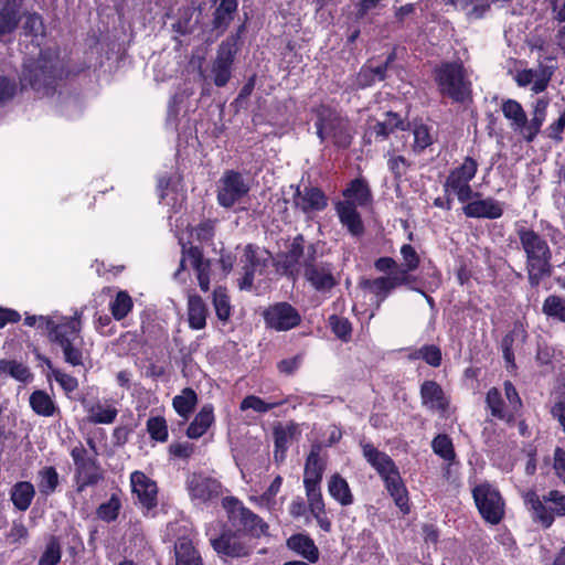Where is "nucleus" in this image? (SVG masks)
Instances as JSON below:
<instances>
[{"mask_svg":"<svg viewBox=\"0 0 565 565\" xmlns=\"http://www.w3.org/2000/svg\"><path fill=\"white\" fill-rule=\"evenodd\" d=\"M175 565H204L199 548L189 536H180L174 542Z\"/></svg>","mask_w":565,"mask_h":565,"instance_id":"nucleus-29","label":"nucleus"},{"mask_svg":"<svg viewBox=\"0 0 565 565\" xmlns=\"http://www.w3.org/2000/svg\"><path fill=\"white\" fill-rule=\"evenodd\" d=\"M332 332L343 342H349L352 338V324L348 318L332 315L329 318Z\"/></svg>","mask_w":565,"mask_h":565,"instance_id":"nucleus-56","label":"nucleus"},{"mask_svg":"<svg viewBox=\"0 0 565 565\" xmlns=\"http://www.w3.org/2000/svg\"><path fill=\"white\" fill-rule=\"evenodd\" d=\"M19 92V84L14 77L0 75V106L10 103Z\"/></svg>","mask_w":565,"mask_h":565,"instance_id":"nucleus-58","label":"nucleus"},{"mask_svg":"<svg viewBox=\"0 0 565 565\" xmlns=\"http://www.w3.org/2000/svg\"><path fill=\"white\" fill-rule=\"evenodd\" d=\"M23 30L25 35L39 36L45 31L43 18L36 12L28 13L25 15Z\"/></svg>","mask_w":565,"mask_h":565,"instance_id":"nucleus-62","label":"nucleus"},{"mask_svg":"<svg viewBox=\"0 0 565 565\" xmlns=\"http://www.w3.org/2000/svg\"><path fill=\"white\" fill-rule=\"evenodd\" d=\"M521 498L532 522L543 530H548L556 518H565V494L557 489L542 497L535 489H527L522 491Z\"/></svg>","mask_w":565,"mask_h":565,"instance_id":"nucleus-7","label":"nucleus"},{"mask_svg":"<svg viewBox=\"0 0 565 565\" xmlns=\"http://www.w3.org/2000/svg\"><path fill=\"white\" fill-rule=\"evenodd\" d=\"M122 508L121 490L117 489L116 492L111 493L110 498L100 503L96 509V516L98 520L106 523L115 522Z\"/></svg>","mask_w":565,"mask_h":565,"instance_id":"nucleus-45","label":"nucleus"},{"mask_svg":"<svg viewBox=\"0 0 565 565\" xmlns=\"http://www.w3.org/2000/svg\"><path fill=\"white\" fill-rule=\"evenodd\" d=\"M0 374L10 376L23 384L29 383L33 379L30 369L24 363L14 359H0Z\"/></svg>","mask_w":565,"mask_h":565,"instance_id":"nucleus-46","label":"nucleus"},{"mask_svg":"<svg viewBox=\"0 0 565 565\" xmlns=\"http://www.w3.org/2000/svg\"><path fill=\"white\" fill-rule=\"evenodd\" d=\"M213 306L218 320L227 321L231 317V303L226 288L216 287L213 290Z\"/></svg>","mask_w":565,"mask_h":565,"instance_id":"nucleus-53","label":"nucleus"},{"mask_svg":"<svg viewBox=\"0 0 565 565\" xmlns=\"http://www.w3.org/2000/svg\"><path fill=\"white\" fill-rule=\"evenodd\" d=\"M75 399L82 405L87 414V420L90 424L109 425L117 418L118 409L108 399L102 401L98 397L89 398L85 394H79Z\"/></svg>","mask_w":565,"mask_h":565,"instance_id":"nucleus-18","label":"nucleus"},{"mask_svg":"<svg viewBox=\"0 0 565 565\" xmlns=\"http://www.w3.org/2000/svg\"><path fill=\"white\" fill-rule=\"evenodd\" d=\"M328 492L342 507L351 505L354 501L348 481L339 473H333L328 481Z\"/></svg>","mask_w":565,"mask_h":565,"instance_id":"nucleus-41","label":"nucleus"},{"mask_svg":"<svg viewBox=\"0 0 565 565\" xmlns=\"http://www.w3.org/2000/svg\"><path fill=\"white\" fill-rule=\"evenodd\" d=\"M271 254L266 248L249 243L244 247L242 258V277L238 286L242 290H249L254 285L255 275H264L268 268Z\"/></svg>","mask_w":565,"mask_h":565,"instance_id":"nucleus-13","label":"nucleus"},{"mask_svg":"<svg viewBox=\"0 0 565 565\" xmlns=\"http://www.w3.org/2000/svg\"><path fill=\"white\" fill-rule=\"evenodd\" d=\"M64 77V66L58 50L45 47L34 58L22 65L20 76L21 89L30 87L38 95L53 96L58 82Z\"/></svg>","mask_w":565,"mask_h":565,"instance_id":"nucleus-3","label":"nucleus"},{"mask_svg":"<svg viewBox=\"0 0 565 565\" xmlns=\"http://www.w3.org/2000/svg\"><path fill=\"white\" fill-rule=\"evenodd\" d=\"M286 402H287V399L267 403L264 399H262L259 396L247 395L241 402L239 409L243 412L247 411V409H253L257 413L265 414V413L269 412L270 409H274V408L285 404Z\"/></svg>","mask_w":565,"mask_h":565,"instance_id":"nucleus-54","label":"nucleus"},{"mask_svg":"<svg viewBox=\"0 0 565 565\" xmlns=\"http://www.w3.org/2000/svg\"><path fill=\"white\" fill-rule=\"evenodd\" d=\"M384 279L386 280L387 287L391 292L401 286H408L411 288L413 287L412 284L417 281V278L414 275H412V273L406 271L402 267L398 269L396 274L384 276Z\"/></svg>","mask_w":565,"mask_h":565,"instance_id":"nucleus-59","label":"nucleus"},{"mask_svg":"<svg viewBox=\"0 0 565 565\" xmlns=\"http://www.w3.org/2000/svg\"><path fill=\"white\" fill-rule=\"evenodd\" d=\"M36 486L40 494L49 498L54 494L60 487V476L54 466H44L36 473Z\"/></svg>","mask_w":565,"mask_h":565,"instance_id":"nucleus-39","label":"nucleus"},{"mask_svg":"<svg viewBox=\"0 0 565 565\" xmlns=\"http://www.w3.org/2000/svg\"><path fill=\"white\" fill-rule=\"evenodd\" d=\"M322 451V445L319 443H315L311 445V449L306 458L305 467L310 469L311 471H320L323 475L327 462L321 459L320 454Z\"/></svg>","mask_w":565,"mask_h":565,"instance_id":"nucleus-60","label":"nucleus"},{"mask_svg":"<svg viewBox=\"0 0 565 565\" xmlns=\"http://www.w3.org/2000/svg\"><path fill=\"white\" fill-rule=\"evenodd\" d=\"M542 312L548 318L565 322V298L557 295L547 296L543 301Z\"/></svg>","mask_w":565,"mask_h":565,"instance_id":"nucleus-50","label":"nucleus"},{"mask_svg":"<svg viewBox=\"0 0 565 565\" xmlns=\"http://www.w3.org/2000/svg\"><path fill=\"white\" fill-rule=\"evenodd\" d=\"M385 489L391 498L394 500L395 505L399 509L403 515L411 512L409 497L407 488L401 477L399 470L394 473L385 476L383 479Z\"/></svg>","mask_w":565,"mask_h":565,"instance_id":"nucleus-26","label":"nucleus"},{"mask_svg":"<svg viewBox=\"0 0 565 565\" xmlns=\"http://www.w3.org/2000/svg\"><path fill=\"white\" fill-rule=\"evenodd\" d=\"M306 495L308 499V507L310 513L316 519L319 527L329 533L332 530L331 520L327 515L324 500L321 493V488H315L313 491L306 490Z\"/></svg>","mask_w":565,"mask_h":565,"instance_id":"nucleus-31","label":"nucleus"},{"mask_svg":"<svg viewBox=\"0 0 565 565\" xmlns=\"http://www.w3.org/2000/svg\"><path fill=\"white\" fill-rule=\"evenodd\" d=\"M565 129V107L563 108L559 117L553 121L544 131L545 136L556 143L563 141V132Z\"/></svg>","mask_w":565,"mask_h":565,"instance_id":"nucleus-64","label":"nucleus"},{"mask_svg":"<svg viewBox=\"0 0 565 565\" xmlns=\"http://www.w3.org/2000/svg\"><path fill=\"white\" fill-rule=\"evenodd\" d=\"M297 425L290 423L286 427L278 425L274 427V459L275 461H282L286 458L289 439L296 434Z\"/></svg>","mask_w":565,"mask_h":565,"instance_id":"nucleus-40","label":"nucleus"},{"mask_svg":"<svg viewBox=\"0 0 565 565\" xmlns=\"http://www.w3.org/2000/svg\"><path fill=\"white\" fill-rule=\"evenodd\" d=\"M317 245L311 243L307 260L302 262L305 280L318 292H330L340 284V275L331 262L317 260Z\"/></svg>","mask_w":565,"mask_h":565,"instance_id":"nucleus-9","label":"nucleus"},{"mask_svg":"<svg viewBox=\"0 0 565 565\" xmlns=\"http://www.w3.org/2000/svg\"><path fill=\"white\" fill-rule=\"evenodd\" d=\"M140 320L141 337L146 344H153L167 339L168 334L166 329L152 312L142 311Z\"/></svg>","mask_w":565,"mask_h":565,"instance_id":"nucleus-33","label":"nucleus"},{"mask_svg":"<svg viewBox=\"0 0 565 565\" xmlns=\"http://www.w3.org/2000/svg\"><path fill=\"white\" fill-rule=\"evenodd\" d=\"M292 203L305 214L320 212L328 206V196L318 186L308 185L301 190L299 185H296Z\"/></svg>","mask_w":565,"mask_h":565,"instance_id":"nucleus-20","label":"nucleus"},{"mask_svg":"<svg viewBox=\"0 0 565 565\" xmlns=\"http://www.w3.org/2000/svg\"><path fill=\"white\" fill-rule=\"evenodd\" d=\"M412 163L404 156H391L387 160L388 170L394 175V180L401 181L407 173Z\"/></svg>","mask_w":565,"mask_h":565,"instance_id":"nucleus-63","label":"nucleus"},{"mask_svg":"<svg viewBox=\"0 0 565 565\" xmlns=\"http://www.w3.org/2000/svg\"><path fill=\"white\" fill-rule=\"evenodd\" d=\"M548 100L536 99L533 105L532 118L529 120L522 105L515 99H507L502 103L503 116L511 121L514 132L522 136L526 142H532L540 134L546 119Z\"/></svg>","mask_w":565,"mask_h":565,"instance_id":"nucleus-8","label":"nucleus"},{"mask_svg":"<svg viewBox=\"0 0 565 565\" xmlns=\"http://www.w3.org/2000/svg\"><path fill=\"white\" fill-rule=\"evenodd\" d=\"M422 404L433 409L445 412L448 407V402L441 386L433 380L424 381L420 385Z\"/></svg>","mask_w":565,"mask_h":565,"instance_id":"nucleus-32","label":"nucleus"},{"mask_svg":"<svg viewBox=\"0 0 565 565\" xmlns=\"http://www.w3.org/2000/svg\"><path fill=\"white\" fill-rule=\"evenodd\" d=\"M486 403L493 417L505 420L508 425L514 424V414H509V411H505L502 394L497 387H491L487 392Z\"/></svg>","mask_w":565,"mask_h":565,"instance_id":"nucleus-44","label":"nucleus"},{"mask_svg":"<svg viewBox=\"0 0 565 565\" xmlns=\"http://www.w3.org/2000/svg\"><path fill=\"white\" fill-rule=\"evenodd\" d=\"M401 255L403 258L402 268H404L406 271L413 273L419 267L420 257L413 245H402Z\"/></svg>","mask_w":565,"mask_h":565,"instance_id":"nucleus-61","label":"nucleus"},{"mask_svg":"<svg viewBox=\"0 0 565 565\" xmlns=\"http://www.w3.org/2000/svg\"><path fill=\"white\" fill-rule=\"evenodd\" d=\"M433 78L440 96L460 105L472 103V83L462 62H441L433 68Z\"/></svg>","mask_w":565,"mask_h":565,"instance_id":"nucleus-5","label":"nucleus"},{"mask_svg":"<svg viewBox=\"0 0 565 565\" xmlns=\"http://www.w3.org/2000/svg\"><path fill=\"white\" fill-rule=\"evenodd\" d=\"M238 0H221L215 8L212 19V28L222 33L228 28L231 21L237 11Z\"/></svg>","mask_w":565,"mask_h":565,"instance_id":"nucleus-42","label":"nucleus"},{"mask_svg":"<svg viewBox=\"0 0 565 565\" xmlns=\"http://www.w3.org/2000/svg\"><path fill=\"white\" fill-rule=\"evenodd\" d=\"M521 248L525 256V270L527 281L532 288H537L541 282L553 274V253L547 239L532 227L516 226Z\"/></svg>","mask_w":565,"mask_h":565,"instance_id":"nucleus-4","label":"nucleus"},{"mask_svg":"<svg viewBox=\"0 0 565 565\" xmlns=\"http://www.w3.org/2000/svg\"><path fill=\"white\" fill-rule=\"evenodd\" d=\"M147 433L154 441L166 443L169 437L167 420L162 416H151L146 423Z\"/></svg>","mask_w":565,"mask_h":565,"instance_id":"nucleus-55","label":"nucleus"},{"mask_svg":"<svg viewBox=\"0 0 565 565\" xmlns=\"http://www.w3.org/2000/svg\"><path fill=\"white\" fill-rule=\"evenodd\" d=\"M334 210L340 224L347 228L348 233L355 238H360L365 233L364 222L358 206L351 201H338Z\"/></svg>","mask_w":565,"mask_h":565,"instance_id":"nucleus-23","label":"nucleus"},{"mask_svg":"<svg viewBox=\"0 0 565 565\" xmlns=\"http://www.w3.org/2000/svg\"><path fill=\"white\" fill-rule=\"evenodd\" d=\"M209 310L204 300L199 295H190L188 298V322L193 330H202L206 326Z\"/></svg>","mask_w":565,"mask_h":565,"instance_id":"nucleus-38","label":"nucleus"},{"mask_svg":"<svg viewBox=\"0 0 565 565\" xmlns=\"http://www.w3.org/2000/svg\"><path fill=\"white\" fill-rule=\"evenodd\" d=\"M244 25H241L237 33L223 41L217 49L216 58L212 66L213 82L217 87H224L231 79L232 65L238 52V40Z\"/></svg>","mask_w":565,"mask_h":565,"instance_id":"nucleus-14","label":"nucleus"},{"mask_svg":"<svg viewBox=\"0 0 565 565\" xmlns=\"http://www.w3.org/2000/svg\"><path fill=\"white\" fill-rule=\"evenodd\" d=\"M462 212L469 218L497 220L503 215L504 204L491 196L482 199L481 194L480 198L466 202Z\"/></svg>","mask_w":565,"mask_h":565,"instance_id":"nucleus-21","label":"nucleus"},{"mask_svg":"<svg viewBox=\"0 0 565 565\" xmlns=\"http://www.w3.org/2000/svg\"><path fill=\"white\" fill-rule=\"evenodd\" d=\"M262 316L266 328L278 332L292 330L301 323L299 311L286 301L268 306Z\"/></svg>","mask_w":565,"mask_h":565,"instance_id":"nucleus-15","label":"nucleus"},{"mask_svg":"<svg viewBox=\"0 0 565 565\" xmlns=\"http://www.w3.org/2000/svg\"><path fill=\"white\" fill-rule=\"evenodd\" d=\"M359 288L370 292L375 298V305L379 308L391 295V291L387 287L386 280L384 276H380L376 278H362L359 281Z\"/></svg>","mask_w":565,"mask_h":565,"instance_id":"nucleus-47","label":"nucleus"},{"mask_svg":"<svg viewBox=\"0 0 565 565\" xmlns=\"http://www.w3.org/2000/svg\"><path fill=\"white\" fill-rule=\"evenodd\" d=\"M434 454L451 465L456 460V451L452 439L447 434H438L431 440Z\"/></svg>","mask_w":565,"mask_h":565,"instance_id":"nucleus-48","label":"nucleus"},{"mask_svg":"<svg viewBox=\"0 0 565 565\" xmlns=\"http://www.w3.org/2000/svg\"><path fill=\"white\" fill-rule=\"evenodd\" d=\"M227 525L221 533L210 539V545L218 556L244 558L252 554L249 540H259L269 534V524L247 508L237 497L222 499Z\"/></svg>","mask_w":565,"mask_h":565,"instance_id":"nucleus-1","label":"nucleus"},{"mask_svg":"<svg viewBox=\"0 0 565 565\" xmlns=\"http://www.w3.org/2000/svg\"><path fill=\"white\" fill-rule=\"evenodd\" d=\"M62 558V545L60 539L51 535L45 544L38 565H57Z\"/></svg>","mask_w":565,"mask_h":565,"instance_id":"nucleus-51","label":"nucleus"},{"mask_svg":"<svg viewBox=\"0 0 565 565\" xmlns=\"http://www.w3.org/2000/svg\"><path fill=\"white\" fill-rule=\"evenodd\" d=\"M360 445L364 459L381 479L398 470L395 461L386 452L379 450L372 443L362 441Z\"/></svg>","mask_w":565,"mask_h":565,"instance_id":"nucleus-24","label":"nucleus"},{"mask_svg":"<svg viewBox=\"0 0 565 565\" xmlns=\"http://www.w3.org/2000/svg\"><path fill=\"white\" fill-rule=\"evenodd\" d=\"M215 422L214 406L210 403L204 404L196 413L193 420L189 424L185 435L190 439H199Z\"/></svg>","mask_w":565,"mask_h":565,"instance_id":"nucleus-30","label":"nucleus"},{"mask_svg":"<svg viewBox=\"0 0 565 565\" xmlns=\"http://www.w3.org/2000/svg\"><path fill=\"white\" fill-rule=\"evenodd\" d=\"M35 327L45 330L50 343L61 349L66 364L73 367L84 366V340L81 334L79 313L62 317L60 321H55L51 316H39Z\"/></svg>","mask_w":565,"mask_h":565,"instance_id":"nucleus-2","label":"nucleus"},{"mask_svg":"<svg viewBox=\"0 0 565 565\" xmlns=\"http://www.w3.org/2000/svg\"><path fill=\"white\" fill-rule=\"evenodd\" d=\"M286 546L309 563L319 561L320 552L312 537L305 533H296L286 540Z\"/></svg>","mask_w":565,"mask_h":565,"instance_id":"nucleus-28","label":"nucleus"},{"mask_svg":"<svg viewBox=\"0 0 565 565\" xmlns=\"http://www.w3.org/2000/svg\"><path fill=\"white\" fill-rule=\"evenodd\" d=\"M316 134L321 142L330 141L338 149H348L353 141L350 119L337 107L321 103L312 109Z\"/></svg>","mask_w":565,"mask_h":565,"instance_id":"nucleus-6","label":"nucleus"},{"mask_svg":"<svg viewBox=\"0 0 565 565\" xmlns=\"http://www.w3.org/2000/svg\"><path fill=\"white\" fill-rule=\"evenodd\" d=\"M472 499L480 516L489 524H499L505 515V501L499 489L483 481L471 490Z\"/></svg>","mask_w":565,"mask_h":565,"instance_id":"nucleus-10","label":"nucleus"},{"mask_svg":"<svg viewBox=\"0 0 565 565\" xmlns=\"http://www.w3.org/2000/svg\"><path fill=\"white\" fill-rule=\"evenodd\" d=\"M249 191L248 184L244 181L243 175L235 170H227L220 179L217 190V203L225 209H231L247 195Z\"/></svg>","mask_w":565,"mask_h":565,"instance_id":"nucleus-16","label":"nucleus"},{"mask_svg":"<svg viewBox=\"0 0 565 565\" xmlns=\"http://www.w3.org/2000/svg\"><path fill=\"white\" fill-rule=\"evenodd\" d=\"M131 492L137 497L138 503L147 511L158 505L157 482L145 472L136 470L130 475Z\"/></svg>","mask_w":565,"mask_h":565,"instance_id":"nucleus-19","label":"nucleus"},{"mask_svg":"<svg viewBox=\"0 0 565 565\" xmlns=\"http://www.w3.org/2000/svg\"><path fill=\"white\" fill-rule=\"evenodd\" d=\"M71 457L75 466L74 482L77 493L84 492L88 487L98 484L104 479L97 459L87 456V450L82 444L72 448Z\"/></svg>","mask_w":565,"mask_h":565,"instance_id":"nucleus-12","label":"nucleus"},{"mask_svg":"<svg viewBox=\"0 0 565 565\" xmlns=\"http://www.w3.org/2000/svg\"><path fill=\"white\" fill-rule=\"evenodd\" d=\"M132 308V299L126 290L118 291L115 299L110 302L111 316L117 321L125 319Z\"/></svg>","mask_w":565,"mask_h":565,"instance_id":"nucleus-52","label":"nucleus"},{"mask_svg":"<svg viewBox=\"0 0 565 565\" xmlns=\"http://www.w3.org/2000/svg\"><path fill=\"white\" fill-rule=\"evenodd\" d=\"M29 404L33 413L42 417H52L61 413L53 397L44 390L33 391L30 394Z\"/></svg>","mask_w":565,"mask_h":565,"instance_id":"nucleus-36","label":"nucleus"},{"mask_svg":"<svg viewBox=\"0 0 565 565\" xmlns=\"http://www.w3.org/2000/svg\"><path fill=\"white\" fill-rule=\"evenodd\" d=\"M198 394L191 387H184L181 391V394L173 397V409L180 417L183 418V423H185L193 414L195 406L198 405Z\"/></svg>","mask_w":565,"mask_h":565,"instance_id":"nucleus-43","label":"nucleus"},{"mask_svg":"<svg viewBox=\"0 0 565 565\" xmlns=\"http://www.w3.org/2000/svg\"><path fill=\"white\" fill-rule=\"evenodd\" d=\"M52 376L63 390L65 396L72 399V394L78 388V380L60 369L53 370Z\"/></svg>","mask_w":565,"mask_h":565,"instance_id":"nucleus-57","label":"nucleus"},{"mask_svg":"<svg viewBox=\"0 0 565 565\" xmlns=\"http://www.w3.org/2000/svg\"><path fill=\"white\" fill-rule=\"evenodd\" d=\"M9 494L14 509L25 512L31 507L36 490L30 481H18L11 487Z\"/></svg>","mask_w":565,"mask_h":565,"instance_id":"nucleus-35","label":"nucleus"},{"mask_svg":"<svg viewBox=\"0 0 565 565\" xmlns=\"http://www.w3.org/2000/svg\"><path fill=\"white\" fill-rule=\"evenodd\" d=\"M527 332L523 324L515 322L513 328L502 338L501 350L508 371L516 369L514 347L520 348L526 342Z\"/></svg>","mask_w":565,"mask_h":565,"instance_id":"nucleus-25","label":"nucleus"},{"mask_svg":"<svg viewBox=\"0 0 565 565\" xmlns=\"http://www.w3.org/2000/svg\"><path fill=\"white\" fill-rule=\"evenodd\" d=\"M186 489L191 500L200 503L217 500L224 491L221 481L203 473H193L186 482Z\"/></svg>","mask_w":565,"mask_h":565,"instance_id":"nucleus-17","label":"nucleus"},{"mask_svg":"<svg viewBox=\"0 0 565 565\" xmlns=\"http://www.w3.org/2000/svg\"><path fill=\"white\" fill-rule=\"evenodd\" d=\"M343 201H351L358 207H366L373 202L372 190L369 182L362 178L351 180L342 191Z\"/></svg>","mask_w":565,"mask_h":565,"instance_id":"nucleus-27","label":"nucleus"},{"mask_svg":"<svg viewBox=\"0 0 565 565\" xmlns=\"http://www.w3.org/2000/svg\"><path fill=\"white\" fill-rule=\"evenodd\" d=\"M478 167L477 160L467 156L459 167L449 171L444 183L445 193H454L461 203H466L470 199L480 198L481 193L473 191L470 185V181L475 179L478 172Z\"/></svg>","mask_w":565,"mask_h":565,"instance_id":"nucleus-11","label":"nucleus"},{"mask_svg":"<svg viewBox=\"0 0 565 565\" xmlns=\"http://www.w3.org/2000/svg\"><path fill=\"white\" fill-rule=\"evenodd\" d=\"M21 20L17 0H4L0 7V39L13 33Z\"/></svg>","mask_w":565,"mask_h":565,"instance_id":"nucleus-34","label":"nucleus"},{"mask_svg":"<svg viewBox=\"0 0 565 565\" xmlns=\"http://www.w3.org/2000/svg\"><path fill=\"white\" fill-rule=\"evenodd\" d=\"M409 126H412L414 136L412 150L415 154H422L428 147L434 145L436 135L433 131V127L423 122L422 119H415Z\"/></svg>","mask_w":565,"mask_h":565,"instance_id":"nucleus-37","label":"nucleus"},{"mask_svg":"<svg viewBox=\"0 0 565 565\" xmlns=\"http://www.w3.org/2000/svg\"><path fill=\"white\" fill-rule=\"evenodd\" d=\"M386 116L390 118L388 121H377L370 128L371 135H374L376 140H386L403 124L397 113L387 111Z\"/></svg>","mask_w":565,"mask_h":565,"instance_id":"nucleus-49","label":"nucleus"},{"mask_svg":"<svg viewBox=\"0 0 565 565\" xmlns=\"http://www.w3.org/2000/svg\"><path fill=\"white\" fill-rule=\"evenodd\" d=\"M310 244H306L305 236L302 234L296 235L287 250L279 255L280 267L286 275H292L298 266L302 267V262L307 260L308 249Z\"/></svg>","mask_w":565,"mask_h":565,"instance_id":"nucleus-22","label":"nucleus"}]
</instances>
